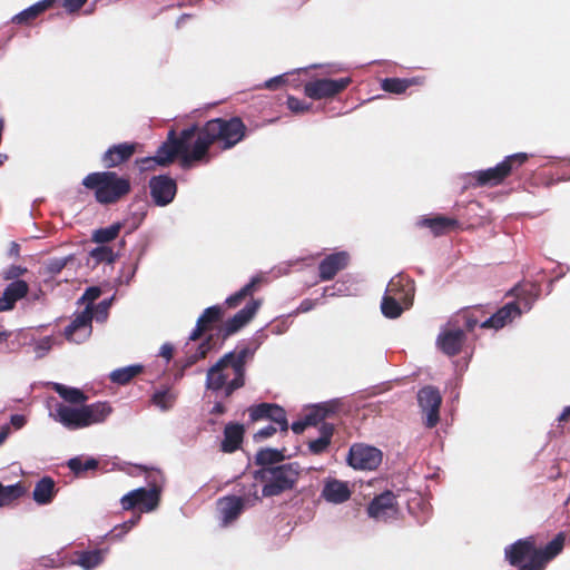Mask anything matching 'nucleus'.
Returning <instances> with one entry per match:
<instances>
[{
  "instance_id": "obj_1",
  "label": "nucleus",
  "mask_w": 570,
  "mask_h": 570,
  "mask_svg": "<svg viewBox=\"0 0 570 570\" xmlns=\"http://www.w3.org/2000/svg\"><path fill=\"white\" fill-rule=\"evenodd\" d=\"M256 347L247 344L224 354L206 373V389L222 393L225 399L245 386L246 365L253 360Z\"/></svg>"
},
{
  "instance_id": "obj_2",
  "label": "nucleus",
  "mask_w": 570,
  "mask_h": 570,
  "mask_svg": "<svg viewBox=\"0 0 570 570\" xmlns=\"http://www.w3.org/2000/svg\"><path fill=\"white\" fill-rule=\"evenodd\" d=\"M195 128V141L191 158L209 163V148L215 142L222 150H228L239 144L246 136L247 127L239 117L214 118Z\"/></svg>"
},
{
  "instance_id": "obj_3",
  "label": "nucleus",
  "mask_w": 570,
  "mask_h": 570,
  "mask_svg": "<svg viewBox=\"0 0 570 570\" xmlns=\"http://www.w3.org/2000/svg\"><path fill=\"white\" fill-rule=\"evenodd\" d=\"M564 534L558 533L543 549H538L534 537L519 539L505 547V560L519 570H543L563 549Z\"/></svg>"
},
{
  "instance_id": "obj_4",
  "label": "nucleus",
  "mask_w": 570,
  "mask_h": 570,
  "mask_svg": "<svg viewBox=\"0 0 570 570\" xmlns=\"http://www.w3.org/2000/svg\"><path fill=\"white\" fill-rule=\"evenodd\" d=\"M81 184L94 194L95 200L104 206L121 202L132 189L128 175H119L112 170L90 173L83 177Z\"/></svg>"
},
{
  "instance_id": "obj_5",
  "label": "nucleus",
  "mask_w": 570,
  "mask_h": 570,
  "mask_svg": "<svg viewBox=\"0 0 570 570\" xmlns=\"http://www.w3.org/2000/svg\"><path fill=\"white\" fill-rule=\"evenodd\" d=\"M302 468L297 462H288L276 466L261 468L255 471V479L264 483L262 495L277 497L296 487Z\"/></svg>"
},
{
  "instance_id": "obj_6",
  "label": "nucleus",
  "mask_w": 570,
  "mask_h": 570,
  "mask_svg": "<svg viewBox=\"0 0 570 570\" xmlns=\"http://www.w3.org/2000/svg\"><path fill=\"white\" fill-rule=\"evenodd\" d=\"M195 128L190 126L184 128L179 135L175 130H170L167 139L158 147L156 157L159 166H167L171 164L176 157H180L181 166L189 168L194 163L202 161L200 159L191 158Z\"/></svg>"
},
{
  "instance_id": "obj_7",
  "label": "nucleus",
  "mask_w": 570,
  "mask_h": 570,
  "mask_svg": "<svg viewBox=\"0 0 570 570\" xmlns=\"http://www.w3.org/2000/svg\"><path fill=\"white\" fill-rule=\"evenodd\" d=\"M111 298L99 302L95 308L88 305L82 312L76 315L72 322L65 328V337L67 341L76 344L85 342L92 332V318L97 322H105L108 317Z\"/></svg>"
},
{
  "instance_id": "obj_8",
  "label": "nucleus",
  "mask_w": 570,
  "mask_h": 570,
  "mask_svg": "<svg viewBox=\"0 0 570 570\" xmlns=\"http://www.w3.org/2000/svg\"><path fill=\"white\" fill-rule=\"evenodd\" d=\"M529 160L525 153H517L507 156L497 166L478 170L473 174L475 185L480 187H495L502 184L508 177L517 174L519 169Z\"/></svg>"
},
{
  "instance_id": "obj_9",
  "label": "nucleus",
  "mask_w": 570,
  "mask_h": 570,
  "mask_svg": "<svg viewBox=\"0 0 570 570\" xmlns=\"http://www.w3.org/2000/svg\"><path fill=\"white\" fill-rule=\"evenodd\" d=\"M253 495H226L218 499L217 511L223 525H228L234 522L242 514L246 505L253 507L256 502L261 501V497L257 494L256 484H253Z\"/></svg>"
},
{
  "instance_id": "obj_10",
  "label": "nucleus",
  "mask_w": 570,
  "mask_h": 570,
  "mask_svg": "<svg viewBox=\"0 0 570 570\" xmlns=\"http://www.w3.org/2000/svg\"><path fill=\"white\" fill-rule=\"evenodd\" d=\"M351 82L352 79L350 77L340 79L320 78L307 81L304 85V94L314 100L330 99L344 91Z\"/></svg>"
},
{
  "instance_id": "obj_11",
  "label": "nucleus",
  "mask_w": 570,
  "mask_h": 570,
  "mask_svg": "<svg viewBox=\"0 0 570 570\" xmlns=\"http://www.w3.org/2000/svg\"><path fill=\"white\" fill-rule=\"evenodd\" d=\"M160 500V490L157 487L151 489L138 488L125 494L121 500V507L126 511L138 508L141 512L155 510Z\"/></svg>"
},
{
  "instance_id": "obj_12",
  "label": "nucleus",
  "mask_w": 570,
  "mask_h": 570,
  "mask_svg": "<svg viewBox=\"0 0 570 570\" xmlns=\"http://www.w3.org/2000/svg\"><path fill=\"white\" fill-rule=\"evenodd\" d=\"M348 464L355 470H375L382 462V452L370 445L353 444L348 451Z\"/></svg>"
},
{
  "instance_id": "obj_13",
  "label": "nucleus",
  "mask_w": 570,
  "mask_h": 570,
  "mask_svg": "<svg viewBox=\"0 0 570 570\" xmlns=\"http://www.w3.org/2000/svg\"><path fill=\"white\" fill-rule=\"evenodd\" d=\"M153 203L158 207H165L173 203L177 194V183L168 175L153 176L148 183Z\"/></svg>"
},
{
  "instance_id": "obj_14",
  "label": "nucleus",
  "mask_w": 570,
  "mask_h": 570,
  "mask_svg": "<svg viewBox=\"0 0 570 570\" xmlns=\"http://www.w3.org/2000/svg\"><path fill=\"white\" fill-rule=\"evenodd\" d=\"M417 402L422 412L426 414V428L436 426L440 421V406L442 404L440 391L431 385L424 386L417 392Z\"/></svg>"
},
{
  "instance_id": "obj_15",
  "label": "nucleus",
  "mask_w": 570,
  "mask_h": 570,
  "mask_svg": "<svg viewBox=\"0 0 570 570\" xmlns=\"http://www.w3.org/2000/svg\"><path fill=\"white\" fill-rule=\"evenodd\" d=\"M465 340L464 331L451 318L448 326L438 335L436 345L445 355L455 356L461 353Z\"/></svg>"
},
{
  "instance_id": "obj_16",
  "label": "nucleus",
  "mask_w": 570,
  "mask_h": 570,
  "mask_svg": "<svg viewBox=\"0 0 570 570\" xmlns=\"http://www.w3.org/2000/svg\"><path fill=\"white\" fill-rule=\"evenodd\" d=\"M141 149L137 141H124L111 145L101 156L105 168H116L128 163L131 157Z\"/></svg>"
},
{
  "instance_id": "obj_17",
  "label": "nucleus",
  "mask_w": 570,
  "mask_h": 570,
  "mask_svg": "<svg viewBox=\"0 0 570 570\" xmlns=\"http://www.w3.org/2000/svg\"><path fill=\"white\" fill-rule=\"evenodd\" d=\"M351 255L346 250L326 255L318 264V278L321 282L332 281L340 272L347 268Z\"/></svg>"
},
{
  "instance_id": "obj_18",
  "label": "nucleus",
  "mask_w": 570,
  "mask_h": 570,
  "mask_svg": "<svg viewBox=\"0 0 570 570\" xmlns=\"http://www.w3.org/2000/svg\"><path fill=\"white\" fill-rule=\"evenodd\" d=\"M259 305V301L252 298L240 311L228 318L219 330L223 340H226L249 323L257 313Z\"/></svg>"
},
{
  "instance_id": "obj_19",
  "label": "nucleus",
  "mask_w": 570,
  "mask_h": 570,
  "mask_svg": "<svg viewBox=\"0 0 570 570\" xmlns=\"http://www.w3.org/2000/svg\"><path fill=\"white\" fill-rule=\"evenodd\" d=\"M53 419L69 430H78L88 426L81 407L75 409L62 403L57 405Z\"/></svg>"
},
{
  "instance_id": "obj_20",
  "label": "nucleus",
  "mask_w": 570,
  "mask_h": 570,
  "mask_svg": "<svg viewBox=\"0 0 570 570\" xmlns=\"http://www.w3.org/2000/svg\"><path fill=\"white\" fill-rule=\"evenodd\" d=\"M224 309L220 305L207 307L198 317L196 327L191 331L189 335V341H198L205 332L209 331L213 327L214 324L222 321Z\"/></svg>"
},
{
  "instance_id": "obj_21",
  "label": "nucleus",
  "mask_w": 570,
  "mask_h": 570,
  "mask_svg": "<svg viewBox=\"0 0 570 570\" xmlns=\"http://www.w3.org/2000/svg\"><path fill=\"white\" fill-rule=\"evenodd\" d=\"M521 314V309L515 302H510L499 308L495 313L482 322V328L500 330L508 323L512 322L513 318Z\"/></svg>"
},
{
  "instance_id": "obj_22",
  "label": "nucleus",
  "mask_w": 570,
  "mask_h": 570,
  "mask_svg": "<svg viewBox=\"0 0 570 570\" xmlns=\"http://www.w3.org/2000/svg\"><path fill=\"white\" fill-rule=\"evenodd\" d=\"M487 312L481 305L464 307L459 311L454 317L453 323L463 326L468 332H472L478 325L482 328V322L488 318Z\"/></svg>"
},
{
  "instance_id": "obj_23",
  "label": "nucleus",
  "mask_w": 570,
  "mask_h": 570,
  "mask_svg": "<svg viewBox=\"0 0 570 570\" xmlns=\"http://www.w3.org/2000/svg\"><path fill=\"white\" fill-rule=\"evenodd\" d=\"M417 226L429 228L431 233L438 237L455 230L460 227V223L458 219L452 217L435 215L433 217H421L417 222Z\"/></svg>"
},
{
  "instance_id": "obj_24",
  "label": "nucleus",
  "mask_w": 570,
  "mask_h": 570,
  "mask_svg": "<svg viewBox=\"0 0 570 570\" xmlns=\"http://www.w3.org/2000/svg\"><path fill=\"white\" fill-rule=\"evenodd\" d=\"M29 292V285L22 279L11 282L0 297V312L10 311L16 303L23 298Z\"/></svg>"
},
{
  "instance_id": "obj_25",
  "label": "nucleus",
  "mask_w": 570,
  "mask_h": 570,
  "mask_svg": "<svg viewBox=\"0 0 570 570\" xmlns=\"http://www.w3.org/2000/svg\"><path fill=\"white\" fill-rule=\"evenodd\" d=\"M395 495L391 491H385L376 495L367 507V513L375 519H384L394 512Z\"/></svg>"
},
{
  "instance_id": "obj_26",
  "label": "nucleus",
  "mask_w": 570,
  "mask_h": 570,
  "mask_svg": "<svg viewBox=\"0 0 570 570\" xmlns=\"http://www.w3.org/2000/svg\"><path fill=\"white\" fill-rule=\"evenodd\" d=\"M244 426L238 423H228L224 429V439L220 449L225 453H233L239 449L244 439Z\"/></svg>"
},
{
  "instance_id": "obj_27",
  "label": "nucleus",
  "mask_w": 570,
  "mask_h": 570,
  "mask_svg": "<svg viewBox=\"0 0 570 570\" xmlns=\"http://www.w3.org/2000/svg\"><path fill=\"white\" fill-rule=\"evenodd\" d=\"M351 494L347 483L335 479L327 481L322 490V497L332 503H343Z\"/></svg>"
},
{
  "instance_id": "obj_28",
  "label": "nucleus",
  "mask_w": 570,
  "mask_h": 570,
  "mask_svg": "<svg viewBox=\"0 0 570 570\" xmlns=\"http://www.w3.org/2000/svg\"><path fill=\"white\" fill-rule=\"evenodd\" d=\"M424 80L425 78L421 76L412 78H385L381 81V88L385 92L401 95L410 87L423 85Z\"/></svg>"
},
{
  "instance_id": "obj_29",
  "label": "nucleus",
  "mask_w": 570,
  "mask_h": 570,
  "mask_svg": "<svg viewBox=\"0 0 570 570\" xmlns=\"http://www.w3.org/2000/svg\"><path fill=\"white\" fill-rule=\"evenodd\" d=\"M57 493L56 482L50 476L41 478L35 485L32 499L39 505H46L52 502Z\"/></svg>"
},
{
  "instance_id": "obj_30",
  "label": "nucleus",
  "mask_w": 570,
  "mask_h": 570,
  "mask_svg": "<svg viewBox=\"0 0 570 570\" xmlns=\"http://www.w3.org/2000/svg\"><path fill=\"white\" fill-rule=\"evenodd\" d=\"M215 345L214 336L209 335L193 351V347L189 346V343L185 345V360L183 363V370H186L198 361L205 358L207 354L213 350Z\"/></svg>"
},
{
  "instance_id": "obj_31",
  "label": "nucleus",
  "mask_w": 570,
  "mask_h": 570,
  "mask_svg": "<svg viewBox=\"0 0 570 570\" xmlns=\"http://www.w3.org/2000/svg\"><path fill=\"white\" fill-rule=\"evenodd\" d=\"M56 0H41L31 7L24 9L20 13L16 14L12 18V22L17 24H29L33 20H36L42 12L48 10L53 6Z\"/></svg>"
},
{
  "instance_id": "obj_32",
  "label": "nucleus",
  "mask_w": 570,
  "mask_h": 570,
  "mask_svg": "<svg viewBox=\"0 0 570 570\" xmlns=\"http://www.w3.org/2000/svg\"><path fill=\"white\" fill-rule=\"evenodd\" d=\"M81 409L85 413V420H87L88 426L104 422L112 412L111 406L107 402L82 405Z\"/></svg>"
},
{
  "instance_id": "obj_33",
  "label": "nucleus",
  "mask_w": 570,
  "mask_h": 570,
  "mask_svg": "<svg viewBox=\"0 0 570 570\" xmlns=\"http://www.w3.org/2000/svg\"><path fill=\"white\" fill-rule=\"evenodd\" d=\"M334 433V425L331 423H322L320 428V438L312 440L308 442V450L313 454H322L324 453L328 445L331 444V440Z\"/></svg>"
},
{
  "instance_id": "obj_34",
  "label": "nucleus",
  "mask_w": 570,
  "mask_h": 570,
  "mask_svg": "<svg viewBox=\"0 0 570 570\" xmlns=\"http://www.w3.org/2000/svg\"><path fill=\"white\" fill-rule=\"evenodd\" d=\"M28 491L23 482H18L11 485H3L0 482V508L7 507L16 500L22 498Z\"/></svg>"
},
{
  "instance_id": "obj_35",
  "label": "nucleus",
  "mask_w": 570,
  "mask_h": 570,
  "mask_svg": "<svg viewBox=\"0 0 570 570\" xmlns=\"http://www.w3.org/2000/svg\"><path fill=\"white\" fill-rule=\"evenodd\" d=\"M261 282V277H253L248 284H246L235 294L227 297L225 301V305L227 306V308L238 307L248 296L253 295V293L257 289Z\"/></svg>"
},
{
  "instance_id": "obj_36",
  "label": "nucleus",
  "mask_w": 570,
  "mask_h": 570,
  "mask_svg": "<svg viewBox=\"0 0 570 570\" xmlns=\"http://www.w3.org/2000/svg\"><path fill=\"white\" fill-rule=\"evenodd\" d=\"M285 459L283 451L277 449H261L255 455V464L261 468L276 466Z\"/></svg>"
},
{
  "instance_id": "obj_37",
  "label": "nucleus",
  "mask_w": 570,
  "mask_h": 570,
  "mask_svg": "<svg viewBox=\"0 0 570 570\" xmlns=\"http://www.w3.org/2000/svg\"><path fill=\"white\" fill-rule=\"evenodd\" d=\"M142 365H129L112 371L109 375L112 383L125 385L142 372Z\"/></svg>"
},
{
  "instance_id": "obj_38",
  "label": "nucleus",
  "mask_w": 570,
  "mask_h": 570,
  "mask_svg": "<svg viewBox=\"0 0 570 570\" xmlns=\"http://www.w3.org/2000/svg\"><path fill=\"white\" fill-rule=\"evenodd\" d=\"M53 390L59 394L60 397L71 404H82L88 399L81 390L76 387H68L59 383L53 385Z\"/></svg>"
},
{
  "instance_id": "obj_39",
  "label": "nucleus",
  "mask_w": 570,
  "mask_h": 570,
  "mask_svg": "<svg viewBox=\"0 0 570 570\" xmlns=\"http://www.w3.org/2000/svg\"><path fill=\"white\" fill-rule=\"evenodd\" d=\"M124 227L122 223H114L112 225L106 228L96 229L92 234V242L97 244H106L114 239H116Z\"/></svg>"
},
{
  "instance_id": "obj_40",
  "label": "nucleus",
  "mask_w": 570,
  "mask_h": 570,
  "mask_svg": "<svg viewBox=\"0 0 570 570\" xmlns=\"http://www.w3.org/2000/svg\"><path fill=\"white\" fill-rule=\"evenodd\" d=\"M177 393L170 389L157 391L153 394L151 402L161 411H168L176 402Z\"/></svg>"
},
{
  "instance_id": "obj_41",
  "label": "nucleus",
  "mask_w": 570,
  "mask_h": 570,
  "mask_svg": "<svg viewBox=\"0 0 570 570\" xmlns=\"http://www.w3.org/2000/svg\"><path fill=\"white\" fill-rule=\"evenodd\" d=\"M400 299L393 295H384L381 303V311L387 318H397L403 313Z\"/></svg>"
},
{
  "instance_id": "obj_42",
  "label": "nucleus",
  "mask_w": 570,
  "mask_h": 570,
  "mask_svg": "<svg viewBox=\"0 0 570 570\" xmlns=\"http://www.w3.org/2000/svg\"><path fill=\"white\" fill-rule=\"evenodd\" d=\"M89 256L94 261V267L101 263L112 264L117 258V254L109 246H98L90 250Z\"/></svg>"
},
{
  "instance_id": "obj_43",
  "label": "nucleus",
  "mask_w": 570,
  "mask_h": 570,
  "mask_svg": "<svg viewBox=\"0 0 570 570\" xmlns=\"http://www.w3.org/2000/svg\"><path fill=\"white\" fill-rule=\"evenodd\" d=\"M407 286H410V283L406 281V284H404L402 277L393 278L387 285L385 295H393L397 299L403 301L407 296L409 291L405 288Z\"/></svg>"
},
{
  "instance_id": "obj_44",
  "label": "nucleus",
  "mask_w": 570,
  "mask_h": 570,
  "mask_svg": "<svg viewBox=\"0 0 570 570\" xmlns=\"http://www.w3.org/2000/svg\"><path fill=\"white\" fill-rule=\"evenodd\" d=\"M268 420L277 424L282 432L286 433L288 431V421L286 417V412L282 406L272 403Z\"/></svg>"
},
{
  "instance_id": "obj_45",
  "label": "nucleus",
  "mask_w": 570,
  "mask_h": 570,
  "mask_svg": "<svg viewBox=\"0 0 570 570\" xmlns=\"http://www.w3.org/2000/svg\"><path fill=\"white\" fill-rule=\"evenodd\" d=\"M272 403H259L248 407V414L253 422L268 420Z\"/></svg>"
},
{
  "instance_id": "obj_46",
  "label": "nucleus",
  "mask_w": 570,
  "mask_h": 570,
  "mask_svg": "<svg viewBox=\"0 0 570 570\" xmlns=\"http://www.w3.org/2000/svg\"><path fill=\"white\" fill-rule=\"evenodd\" d=\"M100 561L101 557L99 551H86L79 556L78 563L86 569H92L97 567Z\"/></svg>"
},
{
  "instance_id": "obj_47",
  "label": "nucleus",
  "mask_w": 570,
  "mask_h": 570,
  "mask_svg": "<svg viewBox=\"0 0 570 570\" xmlns=\"http://www.w3.org/2000/svg\"><path fill=\"white\" fill-rule=\"evenodd\" d=\"M318 420L316 417V414L309 413L305 416L304 420L296 421L292 424L291 429L295 434H301L305 431L307 426L317 425Z\"/></svg>"
},
{
  "instance_id": "obj_48",
  "label": "nucleus",
  "mask_w": 570,
  "mask_h": 570,
  "mask_svg": "<svg viewBox=\"0 0 570 570\" xmlns=\"http://www.w3.org/2000/svg\"><path fill=\"white\" fill-rule=\"evenodd\" d=\"M286 104L288 109L294 114L307 112L312 107V104H307L304 100H301L294 96H288Z\"/></svg>"
},
{
  "instance_id": "obj_49",
  "label": "nucleus",
  "mask_w": 570,
  "mask_h": 570,
  "mask_svg": "<svg viewBox=\"0 0 570 570\" xmlns=\"http://www.w3.org/2000/svg\"><path fill=\"white\" fill-rule=\"evenodd\" d=\"M337 403L331 402V403H324L322 405H318L312 414H316V417L320 421L333 415L337 411Z\"/></svg>"
},
{
  "instance_id": "obj_50",
  "label": "nucleus",
  "mask_w": 570,
  "mask_h": 570,
  "mask_svg": "<svg viewBox=\"0 0 570 570\" xmlns=\"http://www.w3.org/2000/svg\"><path fill=\"white\" fill-rule=\"evenodd\" d=\"M24 273H27L26 267L11 265L2 272V277L6 281H18V278L22 276Z\"/></svg>"
},
{
  "instance_id": "obj_51",
  "label": "nucleus",
  "mask_w": 570,
  "mask_h": 570,
  "mask_svg": "<svg viewBox=\"0 0 570 570\" xmlns=\"http://www.w3.org/2000/svg\"><path fill=\"white\" fill-rule=\"evenodd\" d=\"M135 164L138 166L140 171L155 170L156 167L159 166L156 156L138 158Z\"/></svg>"
},
{
  "instance_id": "obj_52",
  "label": "nucleus",
  "mask_w": 570,
  "mask_h": 570,
  "mask_svg": "<svg viewBox=\"0 0 570 570\" xmlns=\"http://www.w3.org/2000/svg\"><path fill=\"white\" fill-rule=\"evenodd\" d=\"M52 347V337L45 336L36 344L35 352L37 357H43Z\"/></svg>"
},
{
  "instance_id": "obj_53",
  "label": "nucleus",
  "mask_w": 570,
  "mask_h": 570,
  "mask_svg": "<svg viewBox=\"0 0 570 570\" xmlns=\"http://www.w3.org/2000/svg\"><path fill=\"white\" fill-rule=\"evenodd\" d=\"M101 295V289L100 287L98 286H91V287H88L82 297H81V301L82 302H88L89 304L88 305H91L97 298H99Z\"/></svg>"
},
{
  "instance_id": "obj_54",
  "label": "nucleus",
  "mask_w": 570,
  "mask_h": 570,
  "mask_svg": "<svg viewBox=\"0 0 570 570\" xmlns=\"http://www.w3.org/2000/svg\"><path fill=\"white\" fill-rule=\"evenodd\" d=\"M88 0H63L62 7L68 13L78 12Z\"/></svg>"
},
{
  "instance_id": "obj_55",
  "label": "nucleus",
  "mask_w": 570,
  "mask_h": 570,
  "mask_svg": "<svg viewBox=\"0 0 570 570\" xmlns=\"http://www.w3.org/2000/svg\"><path fill=\"white\" fill-rule=\"evenodd\" d=\"M69 258H55L52 259L49 265L48 269L52 274H59L67 265Z\"/></svg>"
},
{
  "instance_id": "obj_56",
  "label": "nucleus",
  "mask_w": 570,
  "mask_h": 570,
  "mask_svg": "<svg viewBox=\"0 0 570 570\" xmlns=\"http://www.w3.org/2000/svg\"><path fill=\"white\" fill-rule=\"evenodd\" d=\"M317 304H318V299L305 298L301 302V304L296 308V314L307 313V312L312 311L313 308H315V306Z\"/></svg>"
},
{
  "instance_id": "obj_57",
  "label": "nucleus",
  "mask_w": 570,
  "mask_h": 570,
  "mask_svg": "<svg viewBox=\"0 0 570 570\" xmlns=\"http://www.w3.org/2000/svg\"><path fill=\"white\" fill-rule=\"evenodd\" d=\"M131 528V525L127 524V521L119 524V525H116L112 530H111V537L112 538H121L124 534H126Z\"/></svg>"
},
{
  "instance_id": "obj_58",
  "label": "nucleus",
  "mask_w": 570,
  "mask_h": 570,
  "mask_svg": "<svg viewBox=\"0 0 570 570\" xmlns=\"http://www.w3.org/2000/svg\"><path fill=\"white\" fill-rule=\"evenodd\" d=\"M131 528V525L127 524V521L119 524V525H116L112 530H111V537L112 538H121L124 534H126Z\"/></svg>"
},
{
  "instance_id": "obj_59",
  "label": "nucleus",
  "mask_w": 570,
  "mask_h": 570,
  "mask_svg": "<svg viewBox=\"0 0 570 570\" xmlns=\"http://www.w3.org/2000/svg\"><path fill=\"white\" fill-rule=\"evenodd\" d=\"M68 466L69 469L76 473V474H80L83 472V462L81 459L79 458H72L68 461Z\"/></svg>"
},
{
  "instance_id": "obj_60",
  "label": "nucleus",
  "mask_w": 570,
  "mask_h": 570,
  "mask_svg": "<svg viewBox=\"0 0 570 570\" xmlns=\"http://www.w3.org/2000/svg\"><path fill=\"white\" fill-rule=\"evenodd\" d=\"M285 83V76L274 77L265 82V87L271 90H275Z\"/></svg>"
},
{
  "instance_id": "obj_61",
  "label": "nucleus",
  "mask_w": 570,
  "mask_h": 570,
  "mask_svg": "<svg viewBox=\"0 0 570 570\" xmlns=\"http://www.w3.org/2000/svg\"><path fill=\"white\" fill-rule=\"evenodd\" d=\"M275 433H276V428L273 426V425H268V426H265V428L261 429L255 434V439H261V440L267 439V438L273 436Z\"/></svg>"
},
{
  "instance_id": "obj_62",
  "label": "nucleus",
  "mask_w": 570,
  "mask_h": 570,
  "mask_svg": "<svg viewBox=\"0 0 570 570\" xmlns=\"http://www.w3.org/2000/svg\"><path fill=\"white\" fill-rule=\"evenodd\" d=\"M174 354V347L170 344H164L160 348V355L170 361Z\"/></svg>"
},
{
  "instance_id": "obj_63",
  "label": "nucleus",
  "mask_w": 570,
  "mask_h": 570,
  "mask_svg": "<svg viewBox=\"0 0 570 570\" xmlns=\"http://www.w3.org/2000/svg\"><path fill=\"white\" fill-rule=\"evenodd\" d=\"M226 412V407L223 403L220 402H217L215 403V405L213 406L210 413L212 414H215V415H222Z\"/></svg>"
},
{
  "instance_id": "obj_64",
  "label": "nucleus",
  "mask_w": 570,
  "mask_h": 570,
  "mask_svg": "<svg viewBox=\"0 0 570 570\" xmlns=\"http://www.w3.org/2000/svg\"><path fill=\"white\" fill-rule=\"evenodd\" d=\"M8 254H9V256H11V257H18V256H19V254H20V246H19V244H18V243H16V242H12V243L10 244V247H9Z\"/></svg>"
}]
</instances>
